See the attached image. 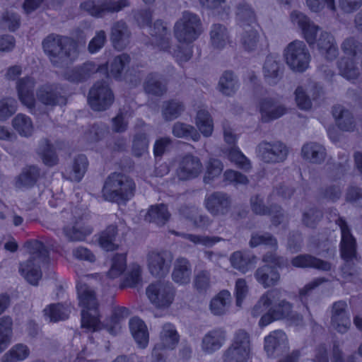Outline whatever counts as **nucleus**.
Returning a JSON list of instances; mask_svg holds the SVG:
<instances>
[{
  "label": "nucleus",
  "instance_id": "1",
  "mask_svg": "<svg viewBox=\"0 0 362 362\" xmlns=\"http://www.w3.org/2000/svg\"><path fill=\"white\" fill-rule=\"evenodd\" d=\"M281 297L282 291L279 288L269 290L260 297L252 311V315L257 317L267 310L259 320L260 326H267L274 320H285L289 316L293 305Z\"/></svg>",
  "mask_w": 362,
  "mask_h": 362
},
{
  "label": "nucleus",
  "instance_id": "2",
  "mask_svg": "<svg viewBox=\"0 0 362 362\" xmlns=\"http://www.w3.org/2000/svg\"><path fill=\"white\" fill-rule=\"evenodd\" d=\"M23 247L30 257L20 264L19 272L29 284L37 286L42 276V265L49 262V250L42 242L37 240H28Z\"/></svg>",
  "mask_w": 362,
  "mask_h": 362
},
{
  "label": "nucleus",
  "instance_id": "3",
  "mask_svg": "<svg viewBox=\"0 0 362 362\" xmlns=\"http://www.w3.org/2000/svg\"><path fill=\"white\" fill-rule=\"evenodd\" d=\"M42 45L49 61L56 67L74 62L78 55L76 42L68 37L52 33L43 40Z\"/></svg>",
  "mask_w": 362,
  "mask_h": 362
},
{
  "label": "nucleus",
  "instance_id": "4",
  "mask_svg": "<svg viewBox=\"0 0 362 362\" xmlns=\"http://www.w3.org/2000/svg\"><path fill=\"white\" fill-rule=\"evenodd\" d=\"M136 184L129 176L122 173H112L106 178L102 194L111 202L126 204L135 194Z\"/></svg>",
  "mask_w": 362,
  "mask_h": 362
},
{
  "label": "nucleus",
  "instance_id": "5",
  "mask_svg": "<svg viewBox=\"0 0 362 362\" xmlns=\"http://www.w3.org/2000/svg\"><path fill=\"white\" fill-rule=\"evenodd\" d=\"M79 305L83 308L81 311V326L93 331L101 329L99 319L98 303L95 291L86 284L77 286Z\"/></svg>",
  "mask_w": 362,
  "mask_h": 362
},
{
  "label": "nucleus",
  "instance_id": "6",
  "mask_svg": "<svg viewBox=\"0 0 362 362\" xmlns=\"http://www.w3.org/2000/svg\"><path fill=\"white\" fill-rule=\"evenodd\" d=\"M251 351L250 335L240 329L235 332L232 342L223 351L221 359L223 362H247Z\"/></svg>",
  "mask_w": 362,
  "mask_h": 362
},
{
  "label": "nucleus",
  "instance_id": "7",
  "mask_svg": "<svg viewBox=\"0 0 362 362\" xmlns=\"http://www.w3.org/2000/svg\"><path fill=\"white\" fill-rule=\"evenodd\" d=\"M203 31L199 17L189 11H184L174 26V35L180 42L189 44Z\"/></svg>",
  "mask_w": 362,
  "mask_h": 362
},
{
  "label": "nucleus",
  "instance_id": "8",
  "mask_svg": "<svg viewBox=\"0 0 362 362\" xmlns=\"http://www.w3.org/2000/svg\"><path fill=\"white\" fill-rule=\"evenodd\" d=\"M131 6L129 0H87L81 8L91 16L103 18L108 13H118Z\"/></svg>",
  "mask_w": 362,
  "mask_h": 362
},
{
  "label": "nucleus",
  "instance_id": "9",
  "mask_svg": "<svg viewBox=\"0 0 362 362\" xmlns=\"http://www.w3.org/2000/svg\"><path fill=\"white\" fill-rule=\"evenodd\" d=\"M146 295L150 301L158 308H168L175 297V288L169 281H157L146 288Z\"/></svg>",
  "mask_w": 362,
  "mask_h": 362
},
{
  "label": "nucleus",
  "instance_id": "10",
  "mask_svg": "<svg viewBox=\"0 0 362 362\" xmlns=\"http://www.w3.org/2000/svg\"><path fill=\"white\" fill-rule=\"evenodd\" d=\"M285 57L291 69L298 72H303L308 67L310 59L305 44L300 40H295L288 44Z\"/></svg>",
  "mask_w": 362,
  "mask_h": 362
},
{
  "label": "nucleus",
  "instance_id": "11",
  "mask_svg": "<svg viewBox=\"0 0 362 362\" xmlns=\"http://www.w3.org/2000/svg\"><path fill=\"white\" fill-rule=\"evenodd\" d=\"M113 101V93L105 81L96 82L89 90L88 102L95 111L106 110Z\"/></svg>",
  "mask_w": 362,
  "mask_h": 362
},
{
  "label": "nucleus",
  "instance_id": "12",
  "mask_svg": "<svg viewBox=\"0 0 362 362\" xmlns=\"http://www.w3.org/2000/svg\"><path fill=\"white\" fill-rule=\"evenodd\" d=\"M260 158L267 163H279L284 162L289 153L288 147L282 141H263L257 147Z\"/></svg>",
  "mask_w": 362,
  "mask_h": 362
},
{
  "label": "nucleus",
  "instance_id": "13",
  "mask_svg": "<svg viewBox=\"0 0 362 362\" xmlns=\"http://www.w3.org/2000/svg\"><path fill=\"white\" fill-rule=\"evenodd\" d=\"M335 222L341 230V239L339 247L341 258L345 261L358 262L361 257L357 253L356 240L351 234L346 221L343 218L339 217Z\"/></svg>",
  "mask_w": 362,
  "mask_h": 362
},
{
  "label": "nucleus",
  "instance_id": "14",
  "mask_svg": "<svg viewBox=\"0 0 362 362\" xmlns=\"http://www.w3.org/2000/svg\"><path fill=\"white\" fill-rule=\"evenodd\" d=\"M233 199L230 194L222 191L206 195L204 204L212 216H226L231 210Z\"/></svg>",
  "mask_w": 362,
  "mask_h": 362
},
{
  "label": "nucleus",
  "instance_id": "15",
  "mask_svg": "<svg viewBox=\"0 0 362 362\" xmlns=\"http://www.w3.org/2000/svg\"><path fill=\"white\" fill-rule=\"evenodd\" d=\"M173 259V254L169 251L150 252L147 255L150 273L156 277H164L170 271Z\"/></svg>",
  "mask_w": 362,
  "mask_h": 362
},
{
  "label": "nucleus",
  "instance_id": "16",
  "mask_svg": "<svg viewBox=\"0 0 362 362\" xmlns=\"http://www.w3.org/2000/svg\"><path fill=\"white\" fill-rule=\"evenodd\" d=\"M107 71V65H97L92 62H86L80 66L67 70L64 73L66 80L72 83H81L88 80L93 74L97 72Z\"/></svg>",
  "mask_w": 362,
  "mask_h": 362
},
{
  "label": "nucleus",
  "instance_id": "17",
  "mask_svg": "<svg viewBox=\"0 0 362 362\" xmlns=\"http://www.w3.org/2000/svg\"><path fill=\"white\" fill-rule=\"evenodd\" d=\"M290 18L293 24L298 25L301 30L303 37L309 45H315L317 34L321 28L300 11H292Z\"/></svg>",
  "mask_w": 362,
  "mask_h": 362
},
{
  "label": "nucleus",
  "instance_id": "18",
  "mask_svg": "<svg viewBox=\"0 0 362 362\" xmlns=\"http://www.w3.org/2000/svg\"><path fill=\"white\" fill-rule=\"evenodd\" d=\"M348 305L344 300L335 302L332 305L331 325L338 332L344 334L351 327L350 315L348 313Z\"/></svg>",
  "mask_w": 362,
  "mask_h": 362
},
{
  "label": "nucleus",
  "instance_id": "19",
  "mask_svg": "<svg viewBox=\"0 0 362 362\" xmlns=\"http://www.w3.org/2000/svg\"><path fill=\"white\" fill-rule=\"evenodd\" d=\"M37 100L47 106L64 105L66 98L62 88L57 85H45L37 90Z\"/></svg>",
  "mask_w": 362,
  "mask_h": 362
},
{
  "label": "nucleus",
  "instance_id": "20",
  "mask_svg": "<svg viewBox=\"0 0 362 362\" xmlns=\"http://www.w3.org/2000/svg\"><path fill=\"white\" fill-rule=\"evenodd\" d=\"M35 81L31 76L20 78L16 83L18 99L21 103L32 112L35 109V98L34 89Z\"/></svg>",
  "mask_w": 362,
  "mask_h": 362
},
{
  "label": "nucleus",
  "instance_id": "21",
  "mask_svg": "<svg viewBox=\"0 0 362 362\" xmlns=\"http://www.w3.org/2000/svg\"><path fill=\"white\" fill-rule=\"evenodd\" d=\"M226 341V332L222 328L209 331L202 339V350L207 354H212L219 350Z\"/></svg>",
  "mask_w": 362,
  "mask_h": 362
},
{
  "label": "nucleus",
  "instance_id": "22",
  "mask_svg": "<svg viewBox=\"0 0 362 362\" xmlns=\"http://www.w3.org/2000/svg\"><path fill=\"white\" fill-rule=\"evenodd\" d=\"M202 168V165L197 157L187 155L180 160L177 174L182 180L192 179L199 175Z\"/></svg>",
  "mask_w": 362,
  "mask_h": 362
},
{
  "label": "nucleus",
  "instance_id": "23",
  "mask_svg": "<svg viewBox=\"0 0 362 362\" xmlns=\"http://www.w3.org/2000/svg\"><path fill=\"white\" fill-rule=\"evenodd\" d=\"M259 108L262 120L264 122L276 119L286 112V109L282 104L269 98L260 100Z\"/></svg>",
  "mask_w": 362,
  "mask_h": 362
},
{
  "label": "nucleus",
  "instance_id": "24",
  "mask_svg": "<svg viewBox=\"0 0 362 362\" xmlns=\"http://www.w3.org/2000/svg\"><path fill=\"white\" fill-rule=\"evenodd\" d=\"M131 32L127 24L122 20L116 21L111 27L110 40L113 47L118 49H124L129 43Z\"/></svg>",
  "mask_w": 362,
  "mask_h": 362
},
{
  "label": "nucleus",
  "instance_id": "25",
  "mask_svg": "<svg viewBox=\"0 0 362 362\" xmlns=\"http://www.w3.org/2000/svg\"><path fill=\"white\" fill-rule=\"evenodd\" d=\"M291 264L298 268H313L323 272L329 271L332 268L330 262L310 254L298 255L293 257L291 260Z\"/></svg>",
  "mask_w": 362,
  "mask_h": 362
},
{
  "label": "nucleus",
  "instance_id": "26",
  "mask_svg": "<svg viewBox=\"0 0 362 362\" xmlns=\"http://www.w3.org/2000/svg\"><path fill=\"white\" fill-rule=\"evenodd\" d=\"M254 276L265 288L277 285L281 279V275L276 268L270 264L258 267L255 272Z\"/></svg>",
  "mask_w": 362,
  "mask_h": 362
},
{
  "label": "nucleus",
  "instance_id": "27",
  "mask_svg": "<svg viewBox=\"0 0 362 362\" xmlns=\"http://www.w3.org/2000/svg\"><path fill=\"white\" fill-rule=\"evenodd\" d=\"M284 66L279 60L272 55H268L263 66L265 81L270 85H276L282 78Z\"/></svg>",
  "mask_w": 362,
  "mask_h": 362
},
{
  "label": "nucleus",
  "instance_id": "28",
  "mask_svg": "<svg viewBox=\"0 0 362 362\" xmlns=\"http://www.w3.org/2000/svg\"><path fill=\"white\" fill-rule=\"evenodd\" d=\"M327 152L324 146L317 142H308L301 148V156L313 164H321L326 158Z\"/></svg>",
  "mask_w": 362,
  "mask_h": 362
},
{
  "label": "nucleus",
  "instance_id": "29",
  "mask_svg": "<svg viewBox=\"0 0 362 362\" xmlns=\"http://www.w3.org/2000/svg\"><path fill=\"white\" fill-rule=\"evenodd\" d=\"M287 337L281 330H275L264 338V350L268 356H272L276 352L282 351L286 347Z\"/></svg>",
  "mask_w": 362,
  "mask_h": 362
},
{
  "label": "nucleus",
  "instance_id": "30",
  "mask_svg": "<svg viewBox=\"0 0 362 362\" xmlns=\"http://www.w3.org/2000/svg\"><path fill=\"white\" fill-rule=\"evenodd\" d=\"M317 47L327 60H333L338 55V47L334 37L329 33L322 31L320 37L316 40Z\"/></svg>",
  "mask_w": 362,
  "mask_h": 362
},
{
  "label": "nucleus",
  "instance_id": "31",
  "mask_svg": "<svg viewBox=\"0 0 362 362\" xmlns=\"http://www.w3.org/2000/svg\"><path fill=\"white\" fill-rule=\"evenodd\" d=\"M150 35L154 38L153 43L160 49L168 51L170 47V33L161 21H156L150 27Z\"/></svg>",
  "mask_w": 362,
  "mask_h": 362
},
{
  "label": "nucleus",
  "instance_id": "32",
  "mask_svg": "<svg viewBox=\"0 0 362 362\" xmlns=\"http://www.w3.org/2000/svg\"><path fill=\"white\" fill-rule=\"evenodd\" d=\"M192 266L189 261L185 257H178L173 264V280L180 284H186L190 281Z\"/></svg>",
  "mask_w": 362,
  "mask_h": 362
},
{
  "label": "nucleus",
  "instance_id": "33",
  "mask_svg": "<svg viewBox=\"0 0 362 362\" xmlns=\"http://www.w3.org/2000/svg\"><path fill=\"white\" fill-rule=\"evenodd\" d=\"M144 88L148 94L162 96L167 92V83L160 74L150 73L146 77Z\"/></svg>",
  "mask_w": 362,
  "mask_h": 362
},
{
  "label": "nucleus",
  "instance_id": "34",
  "mask_svg": "<svg viewBox=\"0 0 362 362\" xmlns=\"http://www.w3.org/2000/svg\"><path fill=\"white\" fill-rule=\"evenodd\" d=\"M332 115L336 119L338 127L345 132H353L356 128V122L353 114L341 105L334 106Z\"/></svg>",
  "mask_w": 362,
  "mask_h": 362
},
{
  "label": "nucleus",
  "instance_id": "35",
  "mask_svg": "<svg viewBox=\"0 0 362 362\" xmlns=\"http://www.w3.org/2000/svg\"><path fill=\"white\" fill-rule=\"evenodd\" d=\"M230 262L234 269L245 274L256 263V257L245 252L235 251L230 255Z\"/></svg>",
  "mask_w": 362,
  "mask_h": 362
},
{
  "label": "nucleus",
  "instance_id": "36",
  "mask_svg": "<svg viewBox=\"0 0 362 362\" xmlns=\"http://www.w3.org/2000/svg\"><path fill=\"white\" fill-rule=\"evenodd\" d=\"M92 232V228L82 221H76L72 226H66L63 228L64 235L71 242L83 241Z\"/></svg>",
  "mask_w": 362,
  "mask_h": 362
},
{
  "label": "nucleus",
  "instance_id": "37",
  "mask_svg": "<svg viewBox=\"0 0 362 362\" xmlns=\"http://www.w3.org/2000/svg\"><path fill=\"white\" fill-rule=\"evenodd\" d=\"M179 341V335L173 325L166 323L162 327L160 341L156 345L167 349H174Z\"/></svg>",
  "mask_w": 362,
  "mask_h": 362
},
{
  "label": "nucleus",
  "instance_id": "38",
  "mask_svg": "<svg viewBox=\"0 0 362 362\" xmlns=\"http://www.w3.org/2000/svg\"><path fill=\"white\" fill-rule=\"evenodd\" d=\"M129 329L139 346L145 348L148 342V333L145 323L139 317H133L129 320Z\"/></svg>",
  "mask_w": 362,
  "mask_h": 362
},
{
  "label": "nucleus",
  "instance_id": "39",
  "mask_svg": "<svg viewBox=\"0 0 362 362\" xmlns=\"http://www.w3.org/2000/svg\"><path fill=\"white\" fill-rule=\"evenodd\" d=\"M40 174V169L35 165L24 168L17 177L16 187L19 189L32 187L36 183Z\"/></svg>",
  "mask_w": 362,
  "mask_h": 362
},
{
  "label": "nucleus",
  "instance_id": "40",
  "mask_svg": "<svg viewBox=\"0 0 362 362\" xmlns=\"http://www.w3.org/2000/svg\"><path fill=\"white\" fill-rule=\"evenodd\" d=\"M88 166V161L85 155L76 156L72 162L71 166L67 172L68 178L71 181L80 182L84 176Z\"/></svg>",
  "mask_w": 362,
  "mask_h": 362
},
{
  "label": "nucleus",
  "instance_id": "41",
  "mask_svg": "<svg viewBox=\"0 0 362 362\" xmlns=\"http://www.w3.org/2000/svg\"><path fill=\"white\" fill-rule=\"evenodd\" d=\"M210 39L214 48L223 49L229 42L226 28L221 24H214L210 31Z\"/></svg>",
  "mask_w": 362,
  "mask_h": 362
},
{
  "label": "nucleus",
  "instance_id": "42",
  "mask_svg": "<svg viewBox=\"0 0 362 362\" xmlns=\"http://www.w3.org/2000/svg\"><path fill=\"white\" fill-rule=\"evenodd\" d=\"M131 58L127 54L123 53L116 56L110 64V71H103L108 76L113 77L115 79L121 80L123 71L129 65Z\"/></svg>",
  "mask_w": 362,
  "mask_h": 362
},
{
  "label": "nucleus",
  "instance_id": "43",
  "mask_svg": "<svg viewBox=\"0 0 362 362\" xmlns=\"http://www.w3.org/2000/svg\"><path fill=\"white\" fill-rule=\"evenodd\" d=\"M117 235V226L115 225L108 226L100 234L98 242L100 245L107 251H113L117 249L118 245L115 243Z\"/></svg>",
  "mask_w": 362,
  "mask_h": 362
},
{
  "label": "nucleus",
  "instance_id": "44",
  "mask_svg": "<svg viewBox=\"0 0 362 362\" xmlns=\"http://www.w3.org/2000/svg\"><path fill=\"white\" fill-rule=\"evenodd\" d=\"M170 213L163 204L151 206L146 215V220L158 226H163L169 219Z\"/></svg>",
  "mask_w": 362,
  "mask_h": 362
},
{
  "label": "nucleus",
  "instance_id": "45",
  "mask_svg": "<svg viewBox=\"0 0 362 362\" xmlns=\"http://www.w3.org/2000/svg\"><path fill=\"white\" fill-rule=\"evenodd\" d=\"M172 133L175 137L190 139L194 141H197L200 139V134L194 127L181 122H177L173 124Z\"/></svg>",
  "mask_w": 362,
  "mask_h": 362
},
{
  "label": "nucleus",
  "instance_id": "46",
  "mask_svg": "<svg viewBox=\"0 0 362 362\" xmlns=\"http://www.w3.org/2000/svg\"><path fill=\"white\" fill-rule=\"evenodd\" d=\"M185 110L182 102L173 99L163 102L162 115L165 121H171L177 118Z\"/></svg>",
  "mask_w": 362,
  "mask_h": 362
},
{
  "label": "nucleus",
  "instance_id": "47",
  "mask_svg": "<svg viewBox=\"0 0 362 362\" xmlns=\"http://www.w3.org/2000/svg\"><path fill=\"white\" fill-rule=\"evenodd\" d=\"M13 334V320L9 316L0 318V354L8 346Z\"/></svg>",
  "mask_w": 362,
  "mask_h": 362
},
{
  "label": "nucleus",
  "instance_id": "48",
  "mask_svg": "<svg viewBox=\"0 0 362 362\" xmlns=\"http://www.w3.org/2000/svg\"><path fill=\"white\" fill-rule=\"evenodd\" d=\"M238 88V83L236 76L231 71H225L219 79V91L225 95L230 96L236 92Z\"/></svg>",
  "mask_w": 362,
  "mask_h": 362
},
{
  "label": "nucleus",
  "instance_id": "49",
  "mask_svg": "<svg viewBox=\"0 0 362 362\" xmlns=\"http://www.w3.org/2000/svg\"><path fill=\"white\" fill-rule=\"evenodd\" d=\"M30 355L28 346L24 344H16L1 358V362H19L27 358Z\"/></svg>",
  "mask_w": 362,
  "mask_h": 362
},
{
  "label": "nucleus",
  "instance_id": "50",
  "mask_svg": "<svg viewBox=\"0 0 362 362\" xmlns=\"http://www.w3.org/2000/svg\"><path fill=\"white\" fill-rule=\"evenodd\" d=\"M230 303V293L228 291H222L211 300V310L216 315H223L226 313Z\"/></svg>",
  "mask_w": 362,
  "mask_h": 362
},
{
  "label": "nucleus",
  "instance_id": "51",
  "mask_svg": "<svg viewBox=\"0 0 362 362\" xmlns=\"http://www.w3.org/2000/svg\"><path fill=\"white\" fill-rule=\"evenodd\" d=\"M15 130L22 136L28 137L33 132V124L31 119L23 114H18L12 120Z\"/></svg>",
  "mask_w": 362,
  "mask_h": 362
},
{
  "label": "nucleus",
  "instance_id": "52",
  "mask_svg": "<svg viewBox=\"0 0 362 362\" xmlns=\"http://www.w3.org/2000/svg\"><path fill=\"white\" fill-rule=\"evenodd\" d=\"M236 19L242 25H250L255 22V14L252 7L245 1L240 2L236 6Z\"/></svg>",
  "mask_w": 362,
  "mask_h": 362
},
{
  "label": "nucleus",
  "instance_id": "53",
  "mask_svg": "<svg viewBox=\"0 0 362 362\" xmlns=\"http://www.w3.org/2000/svg\"><path fill=\"white\" fill-rule=\"evenodd\" d=\"M340 74L348 80H355L359 76V69L353 59L342 57L338 62Z\"/></svg>",
  "mask_w": 362,
  "mask_h": 362
},
{
  "label": "nucleus",
  "instance_id": "54",
  "mask_svg": "<svg viewBox=\"0 0 362 362\" xmlns=\"http://www.w3.org/2000/svg\"><path fill=\"white\" fill-rule=\"evenodd\" d=\"M196 125L204 136H209L213 132V121L210 114L202 109L197 112Z\"/></svg>",
  "mask_w": 362,
  "mask_h": 362
},
{
  "label": "nucleus",
  "instance_id": "55",
  "mask_svg": "<svg viewBox=\"0 0 362 362\" xmlns=\"http://www.w3.org/2000/svg\"><path fill=\"white\" fill-rule=\"evenodd\" d=\"M70 310L62 304H51L44 309L45 315L49 318L51 322L64 320L68 318Z\"/></svg>",
  "mask_w": 362,
  "mask_h": 362
},
{
  "label": "nucleus",
  "instance_id": "56",
  "mask_svg": "<svg viewBox=\"0 0 362 362\" xmlns=\"http://www.w3.org/2000/svg\"><path fill=\"white\" fill-rule=\"evenodd\" d=\"M249 245L251 247H256L260 245H264L274 250H277L278 249V241L276 238L269 233L252 234Z\"/></svg>",
  "mask_w": 362,
  "mask_h": 362
},
{
  "label": "nucleus",
  "instance_id": "57",
  "mask_svg": "<svg viewBox=\"0 0 362 362\" xmlns=\"http://www.w3.org/2000/svg\"><path fill=\"white\" fill-rule=\"evenodd\" d=\"M182 238L188 240L194 245H202L206 247H211L214 244L224 240L223 238L218 236L199 235L195 234L182 233L178 234Z\"/></svg>",
  "mask_w": 362,
  "mask_h": 362
},
{
  "label": "nucleus",
  "instance_id": "58",
  "mask_svg": "<svg viewBox=\"0 0 362 362\" xmlns=\"http://www.w3.org/2000/svg\"><path fill=\"white\" fill-rule=\"evenodd\" d=\"M259 42V35L256 30L249 28L243 32L241 37V44L247 52H252L257 49Z\"/></svg>",
  "mask_w": 362,
  "mask_h": 362
},
{
  "label": "nucleus",
  "instance_id": "59",
  "mask_svg": "<svg viewBox=\"0 0 362 362\" xmlns=\"http://www.w3.org/2000/svg\"><path fill=\"white\" fill-rule=\"evenodd\" d=\"M38 153L44 163L49 166L57 163V158L53 146L47 140H43L39 146Z\"/></svg>",
  "mask_w": 362,
  "mask_h": 362
},
{
  "label": "nucleus",
  "instance_id": "60",
  "mask_svg": "<svg viewBox=\"0 0 362 362\" xmlns=\"http://www.w3.org/2000/svg\"><path fill=\"white\" fill-rule=\"evenodd\" d=\"M128 315L129 310L126 308L115 310L111 316L110 322L106 325L107 331L112 335L117 334L120 329V320Z\"/></svg>",
  "mask_w": 362,
  "mask_h": 362
},
{
  "label": "nucleus",
  "instance_id": "61",
  "mask_svg": "<svg viewBox=\"0 0 362 362\" xmlns=\"http://www.w3.org/2000/svg\"><path fill=\"white\" fill-rule=\"evenodd\" d=\"M126 267V255L124 254H116L112 257V265L107 272V276L111 279L117 278L124 272Z\"/></svg>",
  "mask_w": 362,
  "mask_h": 362
},
{
  "label": "nucleus",
  "instance_id": "62",
  "mask_svg": "<svg viewBox=\"0 0 362 362\" xmlns=\"http://www.w3.org/2000/svg\"><path fill=\"white\" fill-rule=\"evenodd\" d=\"M18 103L13 98L7 97L0 100V121H6L17 110Z\"/></svg>",
  "mask_w": 362,
  "mask_h": 362
},
{
  "label": "nucleus",
  "instance_id": "63",
  "mask_svg": "<svg viewBox=\"0 0 362 362\" xmlns=\"http://www.w3.org/2000/svg\"><path fill=\"white\" fill-rule=\"evenodd\" d=\"M141 268L138 264L132 266L130 271L127 273L124 279L123 280L121 287H130L134 288L137 286L141 283Z\"/></svg>",
  "mask_w": 362,
  "mask_h": 362
},
{
  "label": "nucleus",
  "instance_id": "64",
  "mask_svg": "<svg viewBox=\"0 0 362 362\" xmlns=\"http://www.w3.org/2000/svg\"><path fill=\"white\" fill-rule=\"evenodd\" d=\"M228 158L242 169L249 170L251 168L249 159L235 146H232L228 150Z\"/></svg>",
  "mask_w": 362,
  "mask_h": 362
}]
</instances>
